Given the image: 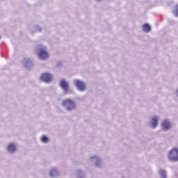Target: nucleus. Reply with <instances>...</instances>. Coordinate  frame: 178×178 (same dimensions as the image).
<instances>
[{"label": "nucleus", "instance_id": "1a4fd4ad", "mask_svg": "<svg viewBox=\"0 0 178 178\" xmlns=\"http://www.w3.org/2000/svg\"><path fill=\"white\" fill-rule=\"evenodd\" d=\"M143 30L145 33H149V31H151V26L148 24H145L143 26Z\"/></svg>", "mask_w": 178, "mask_h": 178}, {"label": "nucleus", "instance_id": "f8f14e48", "mask_svg": "<svg viewBox=\"0 0 178 178\" xmlns=\"http://www.w3.org/2000/svg\"><path fill=\"white\" fill-rule=\"evenodd\" d=\"M159 174L161 175V177L166 178V172H165V170H160Z\"/></svg>", "mask_w": 178, "mask_h": 178}, {"label": "nucleus", "instance_id": "0eeeda50", "mask_svg": "<svg viewBox=\"0 0 178 178\" xmlns=\"http://www.w3.org/2000/svg\"><path fill=\"white\" fill-rule=\"evenodd\" d=\"M162 127L165 130H169L170 129V122L168 120H164L161 124Z\"/></svg>", "mask_w": 178, "mask_h": 178}, {"label": "nucleus", "instance_id": "4468645a", "mask_svg": "<svg viewBox=\"0 0 178 178\" xmlns=\"http://www.w3.org/2000/svg\"><path fill=\"white\" fill-rule=\"evenodd\" d=\"M175 15L178 17V5L175 6Z\"/></svg>", "mask_w": 178, "mask_h": 178}, {"label": "nucleus", "instance_id": "6e6552de", "mask_svg": "<svg viewBox=\"0 0 178 178\" xmlns=\"http://www.w3.org/2000/svg\"><path fill=\"white\" fill-rule=\"evenodd\" d=\"M158 126V117H154L152 119V129H155Z\"/></svg>", "mask_w": 178, "mask_h": 178}, {"label": "nucleus", "instance_id": "f03ea898", "mask_svg": "<svg viewBox=\"0 0 178 178\" xmlns=\"http://www.w3.org/2000/svg\"><path fill=\"white\" fill-rule=\"evenodd\" d=\"M168 159L172 161V162H177L178 161V149L177 148H173L170 151L168 154Z\"/></svg>", "mask_w": 178, "mask_h": 178}, {"label": "nucleus", "instance_id": "423d86ee", "mask_svg": "<svg viewBox=\"0 0 178 178\" xmlns=\"http://www.w3.org/2000/svg\"><path fill=\"white\" fill-rule=\"evenodd\" d=\"M38 55L40 59H47L49 56L48 52L45 49H40Z\"/></svg>", "mask_w": 178, "mask_h": 178}, {"label": "nucleus", "instance_id": "9b49d317", "mask_svg": "<svg viewBox=\"0 0 178 178\" xmlns=\"http://www.w3.org/2000/svg\"><path fill=\"white\" fill-rule=\"evenodd\" d=\"M56 175H58V170H56V169L51 170V171L50 172V176L51 177H54V176H56Z\"/></svg>", "mask_w": 178, "mask_h": 178}, {"label": "nucleus", "instance_id": "39448f33", "mask_svg": "<svg viewBox=\"0 0 178 178\" xmlns=\"http://www.w3.org/2000/svg\"><path fill=\"white\" fill-rule=\"evenodd\" d=\"M74 83H75V86H76V88H78V90H79V91H84V90H86V84L83 83V81L76 80V81H74Z\"/></svg>", "mask_w": 178, "mask_h": 178}, {"label": "nucleus", "instance_id": "f257e3e1", "mask_svg": "<svg viewBox=\"0 0 178 178\" xmlns=\"http://www.w3.org/2000/svg\"><path fill=\"white\" fill-rule=\"evenodd\" d=\"M63 106H66L67 111H73L76 108V103L70 99H66L63 102Z\"/></svg>", "mask_w": 178, "mask_h": 178}, {"label": "nucleus", "instance_id": "ddd939ff", "mask_svg": "<svg viewBox=\"0 0 178 178\" xmlns=\"http://www.w3.org/2000/svg\"><path fill=\"white\" fill-rule=\"evenodd\" d=\"M42 143H48V137L43 136L41 138Z\"/></svg>", "mask_w": 178, "mask_h": 178}, {"label": "nucleus", "instance_id": "20e7f679", "mask_svg": "<svg viewBox=\"0 0 178 178\" xmlns=\"http://www.w3.org/2000/svg\"><path fill=\"white\" fill-rule=\"evenodd\" d=\"M41 81H44V83H49L52 81V75L49 73H44L41 76Z\"/></svg>", "mask_w": 178, "mask_h": 178}, {"label": "nucleus", "instance_id": "7ed1b4c3", "mask_svg": "<svg viewBox=\"0 0 178 178\" xmlns=\"http://www.w3.org/2000/svg\"><path fill=\"white\" fill-rule=\"evenodd\" d=\"M60 87L65 92H69V83H67L65 79H61L60 81Z\"/></svg>", "mask_w": 178, "mask_h": 178}, {"label": "nucleus", "instance_id": "9d476101", "mask_svg": "<svg viewBox=\"0 0 178 178\" xmlns=\"http://www.w3.org/2000/svg\"><path fill=\"white\" fill-rule=\"evenodd\" d=\"M8 149L10 151V152H15V151H16V146L15 144L10 143L8 145Z\"/></svg>", "mask_w": 178, "mask_h": 178}]
</instances>
